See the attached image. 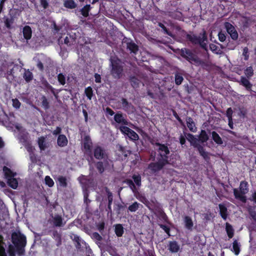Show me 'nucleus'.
I'll use <instances>...</instances> for the list:
<instances>
[{
  "label": "nucleus",
  "instance_id": "1",
  "mask_svg": "<svg viewBox=\"0 0 256 256\" xmlns=\"http://www.w3.org/2000/svg\"><path fill=\"white\" fill-rule=\"evenodd\" d=\"M155 145L158 146L157 162H150L148 166V168L154 173L160 171L169 164L168 155L170 153L166 145L160 142H156Z\"/></svg>",
  "mask_w": 256,
  "mask_h": 256
},
{
  "label": "nucleus",
  "instance_id": "2",
  "mask_svg": "<svg viewBox=\"0 0 256 256\" xmlns=\"http://www.w3.org/2000/svg\"><path fill=\"white\" fill-rule=\"evenodd\" d=\"M12 242L8 248V253L9 256H16V252L19 256L25 254V247L26 244V238L20 232H13L11 236Z\"/></svg>",
  "mask_w": 256,
  "mask_h": 256
},
{
  "label": "nucleus",
  "instance_id": "3",
  "mask_svg": "<svg viewBox=\"0 0 256 256\" xmlns=\"http://www.w3.org/2000/svg\"><path fill=\"white\" fill-rule=\"evenodd\" d=\"M111 70L110 74L115 79H120L122 76L124 66L121 60L118 58L110 59Z\"/></svg>",
  "mask_w": 256,
  "mask_h": 256
},
{
  "label": "nucleus",
  "instance_id": "4",
  "mask_svg": "<svg viewBox=\"0 0 256 256\" xmlns=\"http://www.w3.org/2000/svg\"><path fill=\"white\" fill-rule=\"evenodd\" d=\"M248 184L246 180L241 181L239 188L233 189L234 195L236 199L242 202H246V197L245 196L248 192Z\"/></svg>",
  "mask_w": 256,
  "mask_h": 256
},
{
  "label": "nucleus",
  "instance_id": "5",
  "mask_svg": "<svg viewBox=\"0 0 256 256\" xmlns=\"http://www.w3.org/2000/svg\"><path fill=\"white\" fill-rule=\"evenodd\" d=\"M186 38L194 44H200L203 48H206V44L204 42L208 40V38L205 30H203L202 32L200 33L198 36L195 34H187L186 35Z\"/></svg>",
  "mask_w": 256,
  "mask_h": 256
},
{
  "label": "nucleus",
  "instance_id": "6",
  "mask_svg": "<svg viewBox=\"0 0 256 256\" xmlns=\"http://www.w3.org/2000/svg\"><path fill=\"white\" fill-rule=\"evenodd\" d=\"M178 50L179 54L182 58L190 63L194 62V63L196 64L198 56L191 50L184 48L180 50Z\"/></svg>",
  "mask_w": 256,
  "mask_h": 256
},
{
  "label": "nucleus",
  "instance_id": "7",
  "mask_svg": "<svg viewBox=\"0 0 256 256\" xmlns=\"http://www.w3.org/2000/svg\"><path fill=\"white\" fill-rule=\"evenodd\" d=\"M120 130L123 134L126 135L132 141H136L139 139L138 135L133 130L126 126H121Z\"/></svg>",
  "mask_w": 256,
  "mask_h": 256
},
{
  "label": "nucleus",
  "instance_id": "8",
  "mask_svg": "<svg viewBox=\"0 0 256 256\" xmlns=\"http://www.w3.org/2000/svg\"><path fill=\"white\" fill-rule=\"evenodd\" d=\"M122 43L126 46L127 50L131 53L136 54L138 50V47L131 39L124 38Z\"/></svg>",
  "mask_w": 256,
  "mask_h": 256
},
{
  "label": "nucleus",
  "instance_id": "9",
  "mask_svg": "<svg viewBox=\"0 0 256 256\" xmlns=\"http://www.w3.org/2000/svg\"><path fill=\"white\" fill-rule=\"evenodd\" d=\"M224 28L226 30L227 32L230 35L231 38L233 40H236L238 38V33L236 30L234 26L228 22L224 23Z\"/></svg>",
  "mask_w": 256,
  "mask_h": 256
},
{
  "label": "nucleus",
  "instance_id": "10",
  "mask_svg": "<svg viewBox=\"0 0 256 256\" xmlns=\"http://www.w3.org/2000/svg\"><path fill=\"white\" fill-rule=\"evenodd\" d=\"M94 156L96 159L99 160L104 159L107 156L104 148L99 146L94 147Z\"/></svg>",
  "mask_w": 256,
  "mask_h": 256
},
{
  "label": "nucleus",
  "instance_id": "11",
  "mask_svg": "<svg viewBox=\"0 0 256 256\" xmlns=\"http://www.w3.org/2000/svg\"><path fill=\"white\" fill-rule=\"evenodd\" d=\"M92 142L90 136H86L84 138L82 146L86 152L89 153L92 159L93 158L92 156Z\"/></svg>",
  "mask_w": 256,
  "mask_h": 256
},
{
  "label": "nucleus",
  "instance_id": "12",
  "mask_svg": "<svg viewBox=\"0 0 256 256\" xmlns=\"http://www.w3.org/2000/svg\"><path fill=\"white\" fill-rule=\"evenodd\" d=\"M121 103L122 108L128 114L130 112H132L134 108V106L125 98H121Z\"/></svg>",
  "mask_w": 256,
  "mask_h": 256
},
{
  "label": "nucleus",
  "instance_id": "13",
  "mask_svg": "<svg viewBox=\"0 0 256 256\" xmlns=\"http://www.w3.org/2000/svg\"><path fill=\"white\" fill-rule=\"evenodd\" d=\"M114 120L116 123L122 124L124 125V126L128 124V120L124 118L123 114L121 112H118L114 114Z\"/></svg>",
  "mask_w": 256,
  "mask_h": 256
},
{
  "label": "nucleus",
  "instance_id": "14",
  "mask_svg": "<svg viewBox=\"0 0 256 256\" xmlns=\"http://www.w3.org/2000/svg\"><path fill=\"white\" fill-rule=\"evenodd\" d=\"M52 217V224L56 227L62 226L64 224H63V218L62 216L59 214H55Z\"/></svg>",
  "mask_w": 256,
  "mask_h": 256
},
{
  "label": "nucleus",
  "instance_id": "15",
  "mask_svg": "<svg viewBox=\"0 0 256 256\" xmlns=\"http://www.w3.org/2000/svg\"><path fill=\"white\" fill-rule=\"evenodd\" d=\"M240 84L244 86L248 91L250 92L252 90V84L247 78L242 76L240 77Z\"/></svg>",
  "mask_w": 256,
  "mask_h": 256
},
{
  "label": "nucleus",
  "instance_id": "16",
  "mask_svg": "<svg viewBox=\"0 0 256 256\" xmlns=\"http://www.w3.org/2000/svg\"><path fill=\"white\" fill-rule=\"evenodd\" d=\"M199 152L200 155L207 162L210 160V157L209 156V153L206 152L202 145H198L196 148Z\"/></svg>",
  "mask_w": 256,
  "mask_h": 256
},
{
  "label": "nucleus",
  "instance_id": "17",
  "mask_svg": "<svg viewBox=\"0 0 256 256\" xmlns=\"http://www.w3.org/2000/svg\"><path fill=\"white\" fill-rule=\"evenodd\" d=\"M184 222L185 228L188 230H192L194 226V223L192 218L190 216H186L184 218Z\"/></svg>",
  "mask_w": 256,
  "mask_h": 256
},
{
  "label": "nucleus",
  "instance_id": "18",
  "mask_svg": "<svg viewBox=\"0 0 256 256\" xmlns=\"http://www.w3.org/2000/svg\"><path fill=\"white\" fill-rule=\"evenodd\" d=\"M58 145L60 147H64L68 144V140L64 134H60L57 140Z\"/></svg>",
  "mask_w": 256,
  "mask_h": 256
},
{
  "label": "nucleus",
  "instance_id": "19",
  "mask_svg": "<svg viewBox=\"0 0 256 256\" xmlns=\"http://www.w3.org/2000/svg\"><path fill=\"white\" fill-rule=\"evenodd\" d=\"M218 207L220 208V214L224 220H226L228 216L227 208L224 204H219Z\"/></svg>",
  "mask_w": 256,
  "mask_h": 256
},
{
  "label": "nucleus",
  "instance_id": "20",
  "mask_svg": "<svg viewBox=\"0 0 256 256\" xmlns=\"http://www.w3.org/2000/svg\"><path fill=\"white\" fill-rule=\"evenodd\" d=\"M22 33L24 38L26 40L31 38L32 36V30L31 28L28 26H26L24 27Z\"/></svg>",
  "mask_w": 256,
  "mask_h": 256
},
{
  "label": "nucleus",
  "instance_id": "21",
  "mask_svg": "<svg viewBox=\"0 0 256 256\" xmlns=\"http://www.w3.org/2000/svg\"><path fill=\"white\" fill-rule=\"evenodd\" d=\"M52 237L56 242L57 246H59L62 244V234L58 230H53Z\"/></svg>",
  "mask_w": 256,
  "mask_h": 256
},
{
  "label": "nucleus",
  "instance_id": "22",
  "mask_svg": "<svg viewBox=\"0 0 256 256\" xmlns=\"http://www.w3.org/2000/svg\"><path fill=\"white\" fill-rule=\"evenodd\" d=\"M38 144L40 150H44L48 147V143L46 142V138L42 136L38 138Z\"/></svg>",
  "mask_w": 256,
  "mask_h": 256
},
{
  "label": "nucleus",
  "instance_id": "23",
  "mask_svg": "<svg viewBox=\"0 0 256 256\" xmlns=\"http://www.w3.org/2000/svg\"><path fill=\"white\" fill-rule=\"evenodd\" d=\"M186 124L190 130L192 132H195L196 130L195 123L191 117H187L186 118Z\"/></svg>",
  "mask_w": 256,
  "mask_h": 256
},
{
  "label": "nucleus",
  "instance_id": "24",
  "mask_svg": "<svg viewBox=\"0 0 256 256\" xmlns=\"http://www.w3.org/2000/svg\"><path fill=\"white\" fill-rule=\"evenodd\" d=\"M168 250L172 252H177L180 250V246L176 241H170L169 242Z\"/></svg>",
  "mask_w": 256,
  "mask_h": 256
},
{
  "label": "nucleus",
  "instance_id": "25",
  "mask_svg": "<svg viewBox=\"0 0 256 256\" xmlns=\"http://www.w3.org/2000/svg\"><path fill=\"white\" fill-rule=\"evenodd\" d=\"M212 138L213 140L218 145H222L223 144V140L219 134L215 131L211 132Z\"/></svg>",
  "mask_w": 256,
  "mask_h": 256
},
{
  "label": "nucleus",
  "instance_id": "26",
  "mask_svg": "<svg viewBox=\"0 0 256 256\" xmlns=\"http://www.w3.org/2000/svg\"><path fill=\"white\" fill-rule=\"evenodd\" d=\"M187 139L190 142L191 144L195 148H197L198 145H200L198 143V140L191 134H188Z\"/></svg>",
  "mask_w": 256,
  "mask_h": 256
},
{
  "label": "nucleus",
  "instance_id": "27",
  "mask_svg": "<svg viewBox=\"0 0 256 256\" xmlns=\"http://www.w3.org/2000/svg\"><path fill=\"white\" fill-rule=\"evenodd\" d=\"M3 170L5 177L7 180L14 178L16 175V173H14L10 168L6 166L4 167Z\"/></svg>",
  "mask_w": 256,
  "mask_h": 256
},
{
  "label": "nucleus",
  "instance_id": "28",
  "mask_svg": "<svg viewBox=\"0 0 256 256\" xmlns=\"http://www.w3.org/2000/svg\"><path fill=\"white\" fill-rule=\"evenodd\" d=\"M240 244L236 240H234L232 243V248L231 250L236 255H238L240 251Z\"/></svg>",
  "mask_w": 256,
  "mask_h": 256
},
{
  "label": "nucleus",
  "instance_id": "29",
  "mask_svg": "<svg viewBox=\"0 0 256 256\" xmlns=\"http://www.w3.org/2000/svg\"><path fill=\"white\" fill-rule=\"evenodd\" d=\"M14 19L12 17H6L4 18V26L8 29H11L12 28V24L14 22Z\"/></svg>",
  "mask_w": 256,
  "mask_h": 256
},
{
  "label": "nucleus",
  "instance_id": "30",
  "mask_svg": "<svg viewBox=\"0 0 256 256\" xmlns=\"http://www.w3.org/2000/svg\"><path fill=\"white\" fill-rule=\"evenodd\" d=\"M226 230L229 238H232L234 236V230L232 226L228 223L226 224Z\"/></svg>",
  "mask_w": 256,
  "mask_h": 256
},
{
  "label": "nucleus",
  "instance_id": "31",
  "mask_svg": "<svg viewBox=\"0 0 256 256\" xmlns=\"http://www.w3.org/2000/svg\"><path fill=\"white\" fill-rule=\"evenodd\" d=\"M118 150L121 153L122 155L124 156V158H127L132 152L130 150H127L125 147L121 145L118 146Z\"/></svg>",
  "mask_w": 256,
  "mask_h": 256
},
{
  "label": "nucleus",
  "instance_id": "32",
  "mask_svg": "<svg viewBox=\"0 0 256 256\" xmlns=\"http://www.w3.org/2000/svg\"><path fill=\"white\" fill-rule=\"evenodd\" d=\"M23 78L26 82H29L32 80L34 76L32 73L29 70H25Z\"/></svg>",
  "mask_w": 256,
  "mask_h": 256
},
{
  "label": "nucleus",
  "instance_id": "33",
  "mask_svg": "<svg viewBox=\"0 0 256 256\" xmlns=\"http://www.w3.org/2000/svg\"><path fill=\"white\" fill-rule=\"evenodd\" d=\"M114 232L118 237H120L124 234V228L121 224H117L115 226Z\"/></svg>",
  "mask_w": 256,
  "mask_h": 256
},
{
  "label": "nucleus",
  "instance_id": "34",
  "mask_svg": "<svg viewBox=\"0 0 256 256\" xmlns=\"http://www.w3.org/2000/svg\"><path fill=\"white\" fill-rule=\"evenodd\" d=\"M20 12H21L18 8L10 9L9 10L8 15L15 20L20 16Z\"/></svg>",
  "mask_w": 256,
  "mask_h": 256
},
{
  "label": "nucleus",
  "instance_id": "35",
  "mask_svg": "<svg viewBox=\"0 0 256 256\" xmlns=\"http://www.w3.org/2000/svg\"><path fill=\"white\" fill-rule=\"evenodd\" d=\"M130 82L132 86L134 88H136L139 86L140 80L136 76H133L130 77Z\"/></svg>",
  "mask_w": 256,
  "mask_h": 256
},
{
  "label": "nucleus",
  "instance_id": "36",
  "mask_svg": "<svg viewBox=\"0 0 256 256\" xmlns=\"http://www.w3.org/2000/svg\"><path fill=\"white\" fill-rule=\"evenodd\" d=\"M195 64L197 66H200L204 69L207 70L210 67V64L208 62L202 60L199 58Z\"/></svg>",
  "mask_w": 256,
  "mask_h": 256
},
{
  "label": "nucleus",
  "instance_id": "37",
  "mask_svg": "<svg viewBox=\"0 0 256 256\" xmlns=\"http://www.w3.org/2000/svg\"><path fill=\"white\" fill-rule=\"evenodd\" d=\"M7 180L8 184L10 188L13 189H16L17 188L18 186V182L16 178L14 177L10 178H8Z\"/></svg>",
  "mask_w": 256,
  "mask_h": 256
},
{
  "label": "nucleus",
  "instance_id": "38",
  "mask_svg": "<svg viewBox=\"0 0 256 256\" xmlns=\"http://www.w3.org/2000/svg\"><path fill=\"white\" fill-rule=\"evenodd\" d=\"M91 9V6L90 4H86L84 6L82 9H80V11L81 12V14L84 17H88L89 15V12Z\"/></svg>",
  "mask_w": 256,
  "mask_h": 256
},
{
  "label": "nucleus",
  "instance_id": "39",
  "mask_svg": "<svg viewBox=\"0 0 256 256\" xmlns=\"http://www.w3.org/2000/svg\"><path fill=\"white\" fill-rule=\"evenodd\" d=\"M208 136L206 130H201L200 133L199 135L200 141L202 142H205L208 140Z\"/></svg>",
  "mask_w": 256,
  "mask_h": 256
},
{
  "label": "nucleus",
  "instance_id": "40",
  "mask_svg": "<svg viewBox=\"0 0 256 256\" xmlns=\"http://www.w3.org/2000/svg\"><path fill=\"white\" fill-rule=\"evenodd\" d=\"M42 84L45 88L50 90L56 98L57 97V93H56L54 88L46 80L43 81Z\"/></svg>",
  "mask_w": 256,
  "mask_h": 256
},
{
  "label": "nucleus",
  "instance_id": "41",
  "mask_svg": "<svg viewBox=\"0 0 256 256\" xmlns=\"http://www.w3.org/2000/svg\"><path fill=\"white\" fill-rule=\"evenodd\" d=\"M84 94L87 97L88 99L91 100L94 95V92L91 86H88L84 90Z\"/></svg>",
  "mask_w": 256,
  "mask_h": 256
},
{
  "label": "nucleus",
  "instance_id": "42",
  "mask_svg": "<svg viewBox=\"0 0 256 256\" xmlns=\"http://www.w3.org/2000/svg\"><path fill=\"white\" fill-rule=\"evenodd\" d=\"M64 6L66 8L72 9L76 8V4L73 0H66Z\"/></svg>",
  "mask_w": 256,
  "mask_h": 256
},
{
  "label": "nucleus",
  "instance_id": "43",
  "mask_svg": "<svg viewBox=\"0 0 256 256\" xmlns=\"http://www.w3.org/2000/svg\"><path fill=\"white\" fill-rule=\"evenodd\" d=\"M58 181L60 186L66 188L68 186L67 180L65 176H60L58 178Z\"/></svg>",
  "mask_w": 256,
  "mask_h": 256
},
{
  "label": "nucleus",
  "instance_id": "44",
  "mask_svg": "<svg viewBox=\"0 0 256 256\" xmlns=\"http://www.w3.org/2000/svg\"><path fill=\"white\" fill-rule=\"evenodd\" d=\"M96 168L100 174H102L104 171V168L103 162L99 161L95 164Z\"/></svg>",
  "mask_w": 256,
  "mask_h": 256
},
{
  "label": "nucleus",
  "instance_id": "45",
  "mask_svg": "<svg viewBox=\"0 0 256 256\" xmlns=\"http://www.w3.org/2000/svg\"><path fill=\"white\" fill-rule=\"evenodd\" d=\"M108 204L107 207V210L109 212H112L111 205L112 202V194L110 192H108Z\"/></svg>",
  "mask_w": 256,
  "mask_h": 256
},
{
  "label": "nucleus",
  "instance_id": "46",
  "mask_svg": "<svg viewBox=\"0 0 256 256\" xmlns=\"http://www.w3.org/2000/svg\"><path fill=\"white\" fill-rule=\"evenodd\" d=\"M42 105L44 110H48L50 108L49 102L46 98L44 96H42L41 98Z\"/></svg>",
  "mask_w": 256,
  "mask_h": 256
},
{
  "label": "nucleus",
  "instance_id": "47",
  "mask_svg": "<svg viewBox=\"0 0 256 256\" xmlns=\"http://www.w3.org/2000/svg\"><path fill=\"white\" fill-rule=\"evenodd\" d=\"M254 70L252 66H250L244 70V74L248 78H250L254 75Z\"/></svg>",
  "mask_w": 256,
  "mask_h": 256
},
{
  "label": "nucleus",
  "instance_id": "48",
  "mask_svg": "<svg viewBox=\"0 0 256 256\" xmlns=\"http://www.w3.org/2000/svg\"><path fill=\"white\" fill-rule=\"evenodd\" d=\"M184 80V78L180 74L176 73L175 74V83L176 85L179 86L182 84Z\"/></svg>",
  "mask_w": 256,
  "mask_h": 256
},
{
  "label": "nucleus",
  "instance_id": "49",
  "mask_svg": "<svg viewBox=\"0 0 256 256\" xmlns=\"http://www.w3.org/2000/svg\"><path fill=\"white\" fill-rule=\"evenodd\" d=\"M58 80L60 84L64 86L66 84V76L60 73L58 75Z\"/></svg>",
  "mask_w": 256,
  "mask_h": 256
},
{
  "label": "nucleus",
  "instance_id": "50",
  "mask_svg": "<svg viewBox=\"0 0 256 256\" xmlns=\"http://www.w3.org/2000/svg\"><path fill=\"white\" fill-rule=\"evenodd\" d=\"M132 178L134 180V182L138 186H140L141 185V180L142 178L140 174H134L132 176Z\"/></svg>",
  "mask_w": 256,
  "mask_h": 256
},
{
  "label": "nucleus",
  "instance_id": "51",
  "mask_svg": "<svg viewBox=\"0 0 256 256\" xmlns=\"http://www.w3.org/2000/svg\"><path fill=\"white\" fill-rule=\"evenodd\" d=\"M138 207L139 204L135 202L128 206V210L131 212H135L138 209Z\"/></svg>",
  "mask_w": 256,
  "mask_h": 256
},
{
  "label": "nucleus",
  "instance_id": "52",
  "mask_svg": "<svg viewBox=\"0 0 256 256\" xmlns=\"http://www.w3.org/2000/svg\"><path fill=\"white\" fill-rule=\"evenodd\" d=\"M210 50L214 53L216 54H220V49L218 48V47L216 46V44H210Z\"/></svg>",
  "mask_w": 256,
  "mask_h": 256
},
{
  "label": "nucleus",
  "instance_id": "53",
  "mask_svg": "<svg viewBox=\"0 0 256 256\" xmlns=\"http://www.w3.org/2000/svg\"><path fill=\"white\" fill-rule=\"evenodd\" d=\"M44 180L46 184L49 187H52L54 185V182L50 176H46Z\"/></svg>",
  "mask_w": 256,
  "mask_h": 256
},
{
  "label": "nucleus",
  "instance_id": "54",
  "mask_svg": "<svg viewBox=\"0 0 256 256\" xmlns=\"http://www.w3.org/2000/svg\"><path fill=\"white\" fill-rule=\"evenodd\" d=\"M158 26L162 29L164 34H166L168 36H172V33L168 30V29L163 24L162 22H158Z\"/></svg>",
  "mask_w": 256,
  "mask_h": 256
},
{
  "label": "nucleus",
  "instance_id": "55",
  "mask_svg": "<svg viewBox=\"0 0 256 256\" xmlns=\"http://www.w3.org/2000/svg\"><path fill=\"white\" fill-rule=\"evenodd\" d=\"M242 55L244 56V60H248L249 58L248 48V47H244L242 50Z\"/></svg>",
  "mask_w": 256,
  "mask_h": 256
},
{
  "label": "nucleus",
  "instance_id": "56",
  "mask_svg": "<svg viewBox=\"0 0 256 256\" xmlns=\"http://www.w3.org/2000/svg\"><path fill=\"white\" fill-rule=\"evenodd\" d=\"M12 106L16 108H19L20 106L21 103L17 98L12 99Z\"/></svg>",
  "mask_w": 256,
  "mask_h": 256
},
{
  "label": "nucleus",
  "instance_id": "57",
  "mask_svg": "<svg viewBox=\"0 0 256 256\" xmlns=\"http://www.w3.org/2000/svg\"><path fill=\"white\" fill-rule=\"evenodd\" d=\"M242 18L244 19V21L243 22V26L246 28H248L249 26L250 18V17L246 16H242Z\"/></svg>",
  "mask_w": 256,
  "mask_h": 256
},
{
  "label": "nucleus",
  "instance_id": "58",
  "mask_svg": "<svg viewBox=\"0 0 256 256\" xmlns=\"http://www.w3.org/2000/svg\"><path fill=\"white\" fill-rule=\"evenodd\" d=\"M160 228H162L164 231V232L166 234H168V236H170V228L168 226L164 225V224H160Z\"/></svg>",
  "mask_w": 256,
  "mask_h": 256
},
{
  "label": "nucleus",
  "instance_id": "59",
  "mask_svg": "<svg viewBox=\"0 0 256 256\" xmlns=\"http://www.w3.org/2000/svg\"><path fill=\"white\" fill-rule=\"evenodd\" d=\"M125 182L128 185L131 189H136V186L132 180L130 179H126L125 180Z\"/></svg>",
  "mask_w": 256,
  "mask_h": 256
},
{
  "label": "nucleus",
  "instance_id": "60",
  "mask_svg": "<svg viewBox=\"0 0 256 256\" xmlns=\"http://www.w3.org/2000/svg\"><path fill=\"white\" fill-rule=\"evenodd\" d=\"M92 238L98 241H100L102 239V236L97 232H94L92 234Z\"/></svg>",
  "mask_w": 256,
  "mask_h": 256
},
{
  "label": "nucleus",
  "instance_id": "61",
  "mask_svg": "<svg viewBox=\"0 0 256 256\" xmlns=\"http://www.w3.org/2000/svg\"><path fill=\"white\" fill-rule=\"evenodd\" d=\"M232 114L233 111L232 108H228L226 111V116L228 117V119L232 118Z\"/></svg>",
  "mask_w": 256,
  "mask_h": 256
},
{
  "label": "nucleus",
  "instance_id": "62",
  "mask_svg": "<svg viewBox=\"0 0 256 256\" xmlns=\"http://www.w3.org/2000/svg\"><path fill=\"white\" fill-rule=\"evenodd\" d=\"M36 67L40 72H43L44 70V66L42 62L40 60H38L36 64Z\"/></svg>",
  "mask_w": 256,
  "mask_h": 256
},
{
  "label": "nucleus",
  "instance_id": "63",
  "mask_svg": "<svg viewBox=\"0 0 256 256\" xmlns=\"http://www.w3.org/2000/svg\"><path fill=\"white\" fill-rule=\"evenodd\" d=\"M41 6L44 8L46 9L48 6V2L47 0H40Z\"/></svg>",
  "mask_w": 256,
  "mask_h": 256
},
{
  "label": "nucleus",
  "instance_id": "64",
  "mask_svg": "<svg viewBox=\"0 0 256 256\" xmlns=\"http://www.w3.org/2000/svg\"><path fill=\"white\" fill-rule=\"evenodd\" d=\"M70 40V38L66 36L64 39V43L68 46H70L72 44L73 42Z\"/></svg>",
  "mask_w": 256,
  "mask_h": 256
}]
</instances>
